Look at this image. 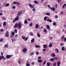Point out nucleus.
Wrapping results in <instances>:
<instances>
[{
  "instance_id": "nucleus-1",
  "label": "nucleus",
  "mask_w": 66,
  "mask_h": 66,
  "mask_svg": "<svg viewBox=\"0 0 66 66\" xmlns=\"http://www.w3.org/2000/svg\"><path fill=\"white\" fill-rule=\"evenodd\" d=\"M18 20H19V16H17L13 21V22H15L16 21H18Z\"/></svg>"
},
{
  "instance_id": "nucleus-2",
  "label": "nucleus",
  "mask_w": 66,
  "mask_h": 66,
  "mask_svg": "<svg viewBox=\"0 0 66 66\" xmlns=\"http://www.w3.org/2000/svg\"><path fill=\"white\" fill-rule=\"evenodd\" d=\"M6 59H10V58H11L12 56H13V55H6Z\"/></svg>"
},
{
  "instance_id": "nucleus-3",
  "label": "nucleus",
  "mask_w": 66,
  "mask_h": 66,
  "mask_svg": "<svg viewBox=\"0 0 66 66\" xmlns=\"http://www.w3.org/2000/svg\"><path fill=\"white\" fill-rule=\"evenodd\" d=\"M21 26H22V24L21 23H19L18 25V28L19 29H21Z\"/></svg>"
},
{
  "instance_id": "nucleus-4",
  "label": "nucleus",
  "mask_w": 66,
  "mask_h": 66,
  "mask_svg": "<svg viewBox=\"0 0 66 66\" xmlns=\"http://www.w3.org/2000/svg\"><path fill=\"white\" fill-rule=\"evenodd\" d=\"M9 31H7L5 34V36L6 37H8L9 36Z\"/></svg>"
},
{
  "instance_id": "nucleus-5",
  "label": "nucleus",
  "mask_w": 66,
  "mask_h": 66,
  "mask_svg": "<svg viewBox=\"0 0 66 66\" xmlns=\"http://www.w3.org/2000/svg\"><path fill=\"white\" fill-rule=\"evenodd\" d=\"M27 49L26 48H24L23 50V52H26L27 53Z\"/></svg>"
},
{
  "instance_id": "nucleus-6",
  "label": "nucleus",
  "mask_w": 66,
  "mask_h": 66,
  "mask_svg": "<svg viewBox=\"0 0 66 66\" xmlns=\"http://www.w3.org/2000/svg\"><path fill=\"white\" fill-rule=\"evenodd\" d=\"M2 59H3V60H5V58L3 56H0V60H1Z\"/></svg>"
},
{
  "instance_id": "nucleus-7",
  "label": "nucleus",
  "mask_w": 66,
  "mask_h": 66,
  "mask_svg": "<svg viewBox=\"0 0 66 66\" xmlns=\"http://www.w3.org/2000/svg\"><path fill=\"white\" fill-rule=\"evenodd\" d=\"M22 13L21 12L19 11L17 15L19 16L21 15V14H22Z\"/></svg>"
},
{
  "instance_id": "nucleus-8",
  "label": "nucleus",
  "mask_w": 66,
  "mask_h": 66,
  "mask_svg": "<svg viewBox=\"0 0 66 66\" xmlns=\"http://www.w3.org/2000/svg\"><path fill=\"white\" fill-rule=\"evenodd\" d=\"M29 5L30 8H33V9L34 8V6L32 5L31 4H29Z\"/></svg>"
},
{
  "instance_id": "nucleus-9",
  "label": "nucleus",
  "mask_w": 66,
  "mask_h": 66,
  "mask_svg": "<svg viewBox=\"0 0 66 66\" xmlns=\"http://www.w3.org/2000/svg\"><path fill=\"white\" fill-rule=\"evenodd\" d=\"M48 47L49 48H51L52 47V45L51 43H50L48 45Z\"/></svg>"
},
{
  "instance_id": "nucleus-10",
  "label": "nucleus",
  "mask_w": 66,
  "mask_h": 66,
  "mask_svg": "<svg viewBox=\"0 0 66 66\" xmlns=\"http://www.w3.org/2000/svg\"><path fill=\"white\" fill-rule=\"evenodd\" d=\"M46 28L48 30H50V26H49V25H47Z\"/></svg>"
},
{
  "instance_id": "nucleus-11",
  "label": "nucleus",
  "mask_w": 66,
  "mask_h": 66,
  "mask_svg": "<svg viewBox=\"0 0 66 66\" xmlns=\"http://www.w3.org/2000/svg\"><path fill=\"white\" fill-rule=\"evenodd\" d=\"M18 23L15 24L14 26V28H16L18 27Z\"/></svg>"
},
{
  "instance_id": "nucleus-12",
  "label": "nucleus",
  "mask_w": 66,
  "mask_h": 66,
  "mask_svg": "<svg viewBox=\"0 0 66 66\" xmlns=\"http://www.w3.org/2000/svg\"><path fill=\"white\" fill-rule=\"evenodd\" d=\"M51 10H52L53 11V12H54L55 11V7H53V8H51Z\"/></svg>"
},
{
  "instance_id": "nucleus-13",
  "label": "nucleus",
  "mask_w": 66,
  "mask_h": 66,
  "mask_svg": "<svg viewBox=\"0 0 66 66\" xmlns=\"http://www.w3.org/2000/svg\"><path fill=\"white\" fill-rule=\"evenodd\" d=\"M55 51L56 52V53H59V50L57 48H56L55 49Z\"/></svg>"
},
{
  "instance_id": "nucleus-14",
  "label": "nucleus",
  "mask_w": 66,
  "mask_h": 66,
  "mask_svg": "<svg viewBox=\"0 0 66 66\" xmlns=\"http://www.w3.org/2000/svg\"><path fill=\"white\" fill-rule=\"evenodd\" d=\"M36 27H35L36 29H37V28H38L39 27V26H38V24H37L36 25Z\"/></svg>"
},
{
  "instance_id": "nucleus-15",
  "label": "nucleus",
  "mask_w": 66,
  "mask_h": 66,
  "mask_svg": "<svg viewBox=\"0 0 66 66\" xmlns=\"http://www.w3.org/2000/svg\"><path fill=\"white\" fill-rule=\"evenodd\" d=\"M61 63L60 62V61H59L57 63V66H60V64Z\"/></svg>"
},
{
  "instance_id": "nucleus-16",
  "label": "nucleus",
  "mask_w": 66,
  "mask_h": 66,
  "mask_svg": "<svg viewBox=\"0 0 66 66\" xmlns=\"http://www.w3.org/2000/svg\"><path fill=\"white\" fill-rule=\"evenodd\" d=\"M24 23H25V24H27V23H28V21H27V20H26L24 21Z\"/></svg>"
},
{
  "instance_id": "nucleus-17",
  "label": "nucleus",
  "mask_w": 66,
  "mask_h": 66,
  "mask_svg": "<svg viewBox=\"0 0 66 66\" xmlns=\"http://www.w3.org/2000/svg\"><path fill=\"white\" fill-rule=\"evenodd\" d=\"M38 63H42V61L40 59H39L38 60Z\"/></svg>"
},
{
  "instance_id": "nucleus-18",
  "label": "nucleus",
  "mask_w": 66,
  "mask_h": 66,
  "mask_svg": "<svg viewBox=\"0 0 66 66\" xmlns=\"http://www.w3.org/2000/svg\"><path fill=\"white\" fill-rule=\"evenodd\" d=\"M4 47L5 48H8V45H7V44H5L4 46Z\"/></svg>"
},
{
  "instance_id": "nucleus-19",
  "label": "nucleus",
  "mask_w": 66,
  "mask_h": 66,
  "mask_svg": "<svg viewBox=\"0 0 66 66\" xmlns=\"http://www.w3.org/2000/svg\"><path fill=\"white\" fill-rule=\"evenodd\" d=\"M47 21H49L50 22H52V20L50 19H48L47 20Z\"/></svg>"
},
{
  "instance_id": "nucleus-20",
  "label": "nucleus",
  "mask_w": 66,
  "mask_h": 66,
  "mask_svg": "<svg viewBox=\"0 0 66 66\" xmlns=\"http://www.w3.org/2000/svg\"><path fill=\"white\" fill-rule=\"evenodd\" d=\"M43 47L44 49H46L47 48V45H43Z\"/></svg>"
},
{
  "instance_id": "nucleus-21",
  "label": "nucleus",
  "mask_w": 66,
  "mask_h": 66,
  "mask_svg": "<svg viewBox=\"0 0 66 66\" xmlns=\"http://www.w3.org/2000/svg\"><path fill=\"white\" fill-rule=\"evenodd\" d=\"M65 38V36L63 35L61 37V40H63Z\"/></svg>"
},
{
  "instance_id": "nucleus-22",
  "label": "nucleus",
  "mask_w": 66,
  "mask_h": 66,
  "mask_svg": "<svg viewBox=\"0 0 66 66\" xmlns=\"http://www.w3.org/2000/svg\"><path fill=\"white\" fill-rule=\"evenodd\" d=\"M46 62H47V61L46 60L45 61L43 62V65H45V64H46Z\"/></svg>"
},
{
  "instance_id": "nucleus-23",
  "label": "nucleus",
  "mask_w": 66,
  "mask_h": 66,
  "mask_svg": "<svg viewBox=\"0 0 66 66\" xmlns=\"http://www.w3.org/2000/svg\"><path fill=\"white\" fill-rule=\"evenodd\" d=\"M64 49H65V47L63 46L62 47L61 50L62 51H64Z\"/></svg>"
},
{
  "instance_id": "nucleus-24",
  "label": "nucleus",
  "mask_w": 66,
  "mask_h": 66,
  "mask_svg": "<svg viewBox=\"0 0 66 66\" xmlns=\"http://www.w3.org/2000/svg\"><path fill=\"white\" fill-rule=\"evenodd\" d=\"M46 15H47V16H50V13H46Z\"/></svg>"
},
{
  "instance_id": "nucleus-25",
  "label": "nucleus",
  "mask_w": 66,
  "mask_h": 66,
  "mask_svg": "<svg viewBox=\"0 0 66 66\" xmlns=\"http://www.w3.org/2000/svg\"><path fill=\"white\" fill-rule=\"evenodd\" d=\"M66 6V4H64L63 5V6H62V9H64V7L65 6Z\"/></svg>"
},
{
  "instance_id": "nucleus-26",
  "label": "nucleus",
  "mask_w": 66,
  "mask_h": 66,
  "mask_svg": "<svg viewBox=\"0 0 66 66\" xmlns=\"http://www.w3.org/2000/svg\"><path fill=\"white\" fill-rule=\"evenodd\" d=\"M47 16L45 17L44 18V21H46V20H47Z\"/></svg>"
},
{
  "instance_id": "nucleus-27",
  "label": "nucleus",
  "mask_w": 66,
  "mask_h": 66,
  "mask_svg": "<svg viewBox=\"0 0 66 66\" xmlns=\"http://www.w3.org/2000/svg\"><path fill=\"white\" fill-rule=\"evenodd\" d=\"M50 63L48 62H47V66H50Z\"/></svg>"
},
{
  "instance_id": "nucleus-28",
  "label": "nucleus",
  "mask_w": 66,
  "mask_h": 66,
  "mask_svg": "<svg viewBox=\"0 0 66 66\" xmlns=\"http://www.w3.org/2000/svg\"><path fill=\"white\" fill-rule=\"evenodd\" d=\"M61 0H58L57 1L58 3L59 4L61 3Z\"/></svg>"
},
{
  "instance_id": "nucleus-29",
  "label": "nucleus",
  "mask_w": 66,
  "mask_h": 66,
  "mask_svg": "<svg viewBox=\"0 0 66 66\" xmlns=\"http://www.w3.org/2000/svg\"><path fill=\"white\" fill-rule=\"evenodd\" d=\"M31 43H32L33 42H34V39H31Z\"/></svg>"
},
{
  "instance_id": "nucleus-30",
  "label": "nucleus",
  "mask_w": 66,
  "mask_h": 66,
  "mask_svg": "<svg viewBox=\"0 0 66 66\" xmlns=\"http://www.w3.org/2000/svg\"><path fill=\"white\" fill-rule=\"evenodd\" d=\"M30 35H31V36H34V35H33V32H30Z\"/></svg>"
},
{
  "instance_id": "nucleus-31",
  "label": "nucleus",
  "mask_w": 66,
  "mask_h": 66,
  "mask_svg": "<svg viewBox=\"0 0 66 66\" xmlns=\"http://www.w3.org/2000/svg\"><path fill=\"white\" fill-rule=\"evenodd\" d=\"M52 57H55V55L54 53L52 54Z\"/></svg>"
},
{
  "instance_id": "nucleus-32",
  "label": "nucleus",
  "mask_w": 66,
  "mask_h": 66,
  "mask_svg": "<svg viewBox=\"0 0 66 66\" xmlns=\"http://www.w3.org/2000/svg\"><path fill=\"white\" fill-rule=\"evenodd\" d=\"M14 31L15 33L16 34V33H17V29H15L14 30Z\"/></svg>"
},
{
  "instance_id": "nucleus-33",
  "label": "nucleus",
  "mask_w": 66,
  "mask_h": 66,
  "mask_svg": "<svg viewBox=\"0 0 66 66\" xmlns=\"http://www.w3.org/2000/svg\"><path fill=\"white\" fill-rule=\"evenodd\" d=\"M50 61H54V59L52 58H51Z\"/></svg>"
},
{
  "instance_id": "nucleus-34",
  "label": "nucleus",
  "mask_w": 66,
  "mask_h": 66,
  "mask_svg": "<svg viewBox=\"0 0 66 66\" xmlns=\"http://www.w3.org/2000/svg\"><path fill=\"white\" fill-rule=\"evenodd\" d=\"M9 5H10V4H9V3H7L5 5V6H9Z\"/></svg>"
},
{
  "instance_id": "nucleus-35",
  "label": "nucleus",
  "mask_w": 66,
  "mask_h": 66,
  "mask_svg": "<svg viewBox=\"0 0 66 66\" xmlns=\"http://www.w3.org/2000/svg\"><path fill=\"white\" fill-rule=\"evenodd\" d=\"M34 3L35 4H38V2L37 1H35L34 2Z\"/></svg>"
},
{
  "instance_id": "nucleus-36",
  "label": "nucleus",
  "mask_w": 66,
  "mask_h": 66,
  "mask_svg": "<svg viewBox=\"0 0 66 66\" xmlns=\"http://www.w3.org/2000/svg\"><path fill=\"white\" fill-rule=\"evenodd\" d=\"M6 24V23L5 22H4L3 23V26H5Z\"/></svg>"
},
{
  "instance_id": "nucleus-37",
  "label": "nucleus",
  "mask_w": 66,
  "mask_h": 66,
  "mask_svg": "<svg viewBox=\"0 0 66 66\" xmlns=\"http://www.w3.org/2000/svg\"><path fill=\"white\" fill-rule=\"evenodd\" d=\"M34 55V53L33 52H31V53L30 54V55Z\"/></svg>"
},
{
  "instance_id": "nucleus-38",
  "label": "nucleus",
  "mask_w": 66,
  "mask_h": 66,
  "mask_svg": "<svg viewBox=\"0 0 66 66\" xmlns=\"http://www.w3.org/2000/svg\"><path fill=\"white\" fill-rule=\"evenodd\" d=\"M12 34L14 36L15 35V32H14L13 31L12 32Z\"/></svg>"
},
{
  "instance_id": "nucleus-39",
  "label": "nucleus",
  "mask_w": 66,
  "mask_h": 66,
  "mask_svg": "<svg viewBox=\"0 0 66 66\" xmlns=\"http://www.w3.org/2000/svg\"><path fill=\"white\" fill-rule=\"evenodd\" d=\"M35 47L36 48H39L40 46L39 45H36L35 46Z\"/></svg>"
},
{
  "instance_id": "nucleus-40",
  "label": "nucleus",
  "mask_w": 66,
  "mask_h": 66,
  "mask_svg": "<svg viewBox=\"0 0 66 66\" xmlns=\"http://www.w3.org/2000/svg\"><path fill=\"white\" fill-rule=\"evenodd\" d=\"M54 18H58V16L57 15H55Z\"/></svg>"
},
{
  "instance_id": "nucleus-41",
  "label": "nucleus",
  "mask_w": 66,
  "mask_h": 66,
  "mask_svg": "<svg viewBox=\"0 0 66 66\" xmlns=\"http://www.w3.org/2000/svg\"><path fill=\"white\" fill-rule=\"evenodd\" d=\"M53 58H54V60H56L57 59V57H54Z\"/></svg>"
},
{
  "instance_id": "nucleus-42",
  "label": "nucleus",
  "mask_w": 66,
  "mask_h": 66,
  "mask_svg": "<svg viewBox=\"0 0 66 66\" xmlns=\"http://www.w3.org/2000/svg\"><path fill=\"white\" fill-rule=\"evenodd\" d=\"M28 37H26V38H25V41H27V40H28Z\"/></svg>"
},
{
  "instance_id": "nucleus-43",
  "label": "nucleus",
  "mask_w": 66,
  "mask_h": 66,
  "mask_svg": "<svg viewBox=\"0 0 66 66\" xmlns=\"http://www.w3.org/2000/svg\"><path fill=\"white\" fill-rule=\"evenodd\" d=\"M37 36L38 37H40V35H39V34H37Z\"/></svg>"
},
{
  "instance_id": "nucleus-44",
  "label": "nucleus",
  "mask_w": 66,
  "mask_h": 66,
  "mask_svg": "<svg viewBox=\"0 0 66 66\" xmlns=\"http://www.w3.org/2000/svg\"><path fill=\"white\" fill-rule=\"evenodd\" d=\"M44 32H47V30L44 29L43 30Z\"/></svg>"
},
{
  "instance_id": "nucleus-45",
  "label": "nucleus",
  "mask_w": 66,
  "mask_h": 66,
  "mask_svg": "<svg viewBox=\"0 0 66 66\" xmlns=\"http://www.w3.org/2000/svg\"><path fill=\"white\" fill-rule=\"evenodd\" d=\"M32 25H33V24L32 23H31L30 24L29 26H30V27H32Z\"/></svg>"
},
{
  "instance_id": "nucleus-46",
  "label": "nucleus",
  "mask_w": 66,
  "mask_h": 66,
  "mask_svg": "<svg viewBox=\"0 0 66 66\" xmlns=\"http://www.w3.org/2000/svg\"><path fill=\"white\" fill-rule=\"evenodd\" d=\"M47 6L48 7V8H49V9H51V7L50 6V5H47Z\"/></svg>"
},
{
  "instance_id": "nucleus-47",
  "label": "nucleus",
  "mask_w": 66,
  "mask_h": 66,
  "mask_svg": "<svg viewBox=\"0 0 66 66\" xmlns=\"http://www.w3.org/2000/svg\"><path fill=\"white\" fill-rule=\"evenodd\" d=\"M3 20H6V18H5L4 17H3Z\"/></svg>"
},
{
  "instance_id": "nucleus-48",
  "label": "nucleus",
  "mask_w": 66,
  "mask_h": 66,
  "mask_svg": "<svg viewBox=\"0 0 66 66\" xmlns=\"http://www.w3.org/2000/svg\"><path fill=\"white\" fill-rule=\"evenodd\" d=\"M63 13H64V12H61L60 13V14H61V15H62L63 14Z\"/></svg>"
},
{
  "instance_id": "nucleus-49",
  "label": "nucleus",
  "mask_w": 66,
  "mask_h": 66,
  "mask_svg": "<svg viewBox=\"0 0 66 66\" xmlns=\"http://www.w3.org/2000/svg\"><path fill=\"white\" fill-rule=\"evenodd\" d=\"M56 24V23L54 22L53 23V25H54V26H55Z\"/></svg>"
},
{
  "instance_id": "nucleus-50",
  "label": "nucleus",
  "mask_w": 66,
  "mask_h": 66,
  "mask_svg": "<svg viewBox=\"0 0 66 66\" xmlns=\"http://www.w3.org/2000/svg\"><path fill=\"white\" fill-rule=\"evenodd\" d=\"M17 5H20V3H19V2H17Z\"/></svg>"
},
{
  "instance_id": "nucleus-51",
  "label": "nucleus",
  "mask_w": 66,
  "mask_h": 66,
  "mask_svg": "<svg viewBox=\"0 0 66 66\" xmlns=\"http://www.w3.org/2000/svg\"><path fill=\"white\" fill-rule=\"evenodd\" d=\"M36 54H37V55H38L39 54V53L38 52H36Z\"/></svg>"
},
{
  "instance_id": "nucleus-52",
  "label": "nucleus",
  "mask_w": 66,
  "mask_h": 66,
  "mask_svg": "<svg viewBox=\"0 0 66 66\" xmlns=\"http://www.w3.org/2000/svg\"><path fill=\"white\" fill-rule=\"evenodd\" d=\"M16 40L15 39H12V42H15Z\"/></svg>"
},
{
  "instance_id": "nucleus-53",
  "label": "nucleus",
  "mask_w": 66,
  "mask_h": 66,
  "mask_svg": "<svg viewBox=\"0 0 66 66\" xmlns=\"http://www.w3.org/2000/svg\"><path fill=\"white\" fill-rule=\"evenodd\" d=\"M23 36H22V38L23 39H25L26 37H23Z\"/></svg>"
},
{
  "instance_id": "nucleus-54",
  "label": "nucleus",
  "mask_w": 66,
  "mask_h": 66,
  "mask_svg": "<svg viewBox=\"0 0 66 66\" xmlns=\"http://www.w3.org/2000/svg\"><path fill=\"white\" fill-rule=\"evenodd\" d=\"M3 41V39H0V42H2Z\"/></svg>"
},
{
  "instance_id": "nucleus-55",
  "label": "nucleus",
  "mask_w": 66,
  "mask_h": 66,
  "mask_svg": "<svg viewBox=\"0 0 66 66\" xmlns=\"http://www.w3.org/2000/svg\"><path fill=\"white\" fill-rule=\"evenodd\" d=\"M17 2H14L13 3V4H17Z\"/></svg>"
},
{
  "instance_id": "nucleus-56",
  "label": "nucleus",
  "mask_w": 66,
  "mask_h": 66,
  "mask_svg": "<svg viewBox=\"0 0 66 66\" xmlns=\"http://www.w3.org/2000/svg\"><path fill=\"white\" fill-rule=\"evenodd\" d=\"M30 64H29V63H27L26 64L27 66H30Z\"/></svg>"
},
{
  "instance_id": "nucleus-57",
  "label": "nucleus",
  "mask_w": 66,
  "mask_h": 66,
  "mask_svg": "<svg viewBox=\"0 0 66 66\" xmlns=\"http://www.w3.org/2000/svg\"><path fill=\"white\" fill-rule=\"evenodd\" d=\"M4 31V30L3 29H1L0 30V31L1 32H3V31Z\"/></svg>"
},
{
  "instance_id": "nucleus-58",
  "label": "nucleus",
  "mask_w": 66,
  "mask_h": 66,
  "mask_svg": "<svg viewBox=\"0 0 66 66\" xmlns=\"http://www.w3.org/2000/svg\"><path fill=\"white\" fill-rule=\"evenodd\" d=\"M53 66H56V63H54L53 64Z\"/></svg>"
},
{
  "instance_id": "nucleus-59",
  "label": "nucleus",
  "mask_w": 66,
  "mask_h": 66,
  "mask_svg": "<svg viewBox=\"0 0 66 66\" xmlns=\"http://www.w3.org/2000/svg\"><path fill=\"white\" fill-rule=\"evenodd\" d=\"M18 36V35H16L15 36V37H16V38H17Z\"/></svg>"
},
{
  "instance_id": "nucleus-60",
  "label": "nucleus",
  "mask_w": 66,
  "mask_h": 66,
  "mask_svg": "<svg viewBox=\"0 0 66 66\" xmlns=\"http://www.w3.org/2000/svg\"><path fill=\"white\" fill-rule=\"evenodd\" d=\"M12 8L13 9H15V6H13L12 7Z\"/></svg>"
},
{
  "instance_id": "nucleus-61",
  "label": "nucleus",
  "mask_w": 66,
  "mask_h": 66,
  "mask_svg": "<svg viewBox=\"0 0 66 66\" xmlns=\"http://www.w3.org/2000/svg\"><path fill=\"white\" fill-rule=\"evenodd\" d=\"M64 42H66V38H64Z\"/></svg>"
},
{
  "instance_id": "nucleus-62",
  "label": "nucleus",
  "mask_w": 66,
  "mask_h": 66,
  "mask_svg": "<svg viewBox=\"0 0 66 66\" xmlns=\"http://www.w3.org/2000/svg\"><path fill=\"white\" fill-rule=\"evenodd\" d=\"M60 46H62V45H63V44L62 43H60Z\"/></svg>"
},
{
  "instance_id": "nucleus-63",
  "label": "nucleus",
  "mask_w": 66,
  "mask_h": 66,
  "mask_svg": "<svg viewBox=\"0 0 66 66\" xmlns=\"http://www.w3.org/2000/svg\"><path fill=\"white\" fill-rule=\"evenodd\" d=\"M35 11V9H32V11H33V12H34Z\"/></svg>"
},
{
  "instance_id": "nucleus-64",
  "label": "nucleus",
  "mask_w": 66,
  "mask_h": 66,
  "mask_svg": "<svg viewBox=\"0 0 66 66\" xmlns=\"http://www.w3.org/2000/svg\"><path fill=\"white\" fill-rule=\"evenodd\" d=\"M41 58V57H38V59H40Z\"/></svg>"
}]
</instances>
